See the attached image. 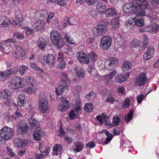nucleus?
<instances>
[{"label": "nucleus", "mask_w": 159, "mask_h": 159, "mask_svg": "<svg viewBox=\"0 0 159 159\" xmlns=\"http://www.w3.org/2000/svg\"><path fill=\"white\" fill-rule=\"evenodd\" d=\"M29 125L32 127H39V124L38 121L33 117H30L28 120Z\"/></svg>", "instance_id": "bb28decb"}, {"label": "nucleus", "mask_w": 159, "mask_h": 159, "mask_svg": "<svg viewBox=\"0 0 159 159\" xmlns=\"http://www.w3.org/2000/svg\"><path fill=\"white\" fill-rule=\"evenodd\" d=\"M25 80L29 86H33L36 85L35 81L33 77L30 76L27 77L25 79Z\"/></svg>", "instance_id": "473e14b6"}, {"label": "nucleus", "mask_w": 159, "mask_h": 159, "mask_svg": "<svg viewBox=\"0 0 159 159\" xmlns=\"http://www.w3.org/2000/svg\"><path fill=\"white\" fill-rule=\"evenodd\" d=\"M92 31L93 36L96 37L101 36L106 32L104 29L98 25L93 27L92 29Z\"/></svg>", "instance_id": "9b49d317"}, {"label": "nucleus", "mask_w": 159, "mask_h": 159, "mask_svg": "<svg viewBox=\"0 0 159 159\" xmlns=\"http://www.w3.org/2000/svg\"><path fill=\"white\" fill-rule=\"evenodd\" d=\"M148 31L152 33H156L157 31V27L155 23H153L151 26H147Z\"/></svg>", "instance_id": "4c0bfd02"}, {"label": "nucleus", "mask_w": 159, "mask_h": 159, "mask_svg": "<svg viewBox=\"0 0 159 159\" xmlns=\"http://www.w3.org/2000/svg\"><path fill=\"white\" fill-rule=\"evenodd\" d=\"M10 23V21L7 17L0 16V28L8 27Z\"/></svg>", "instance_id": "4468645a"}, {"label": "nucleus", "mask_w": 159, "mask_h": 159, "mask_svg": "<svg viewBox=\"0 0 159 159\" xmlns=\"http://www.w3.org/2000/svg\"><path fill=\"white\" fill-rule=\"evenodd\" d=\"M74 69L76 75L80 78H83L85 76V73L83 70L80 67H78L77 65H75Z\"/></svg>", "instance_id": "a211bd4d"}, {"label": "nucleus", "mask_w": 159, "mask_h": 159, "mask_svg": "<svg viewBox=\"0 0 159 159\" xmlns=\"http://www.w3.org/2000/svg\"><path fill=\"white\" fill-rule=\"evenodd\" d=\"M111 38L108 36H105L102 38L100 46L102 49L107 50L111 46Z\"/></svg>", "instance_id": "0eeeda50"}, {"label": "nucleus", "mask_w": 159, "mask_h": 159, "mask_svg": "<svg viewBox=\"0 0 159 159\" xmlns=\"http://www.w3.org/2000/svg\"><path fill=\"white\" fill-rule=\"evenodd\" d=\"M78 113L74 110H72L69 113V117L71 120L74 119L78 117Z\"/></svg>", "instance_id": "de8ad7c7"}, {"label": "nucleus", "mask_w": 159, "mask_h": 159, "mask_svg": "<svg viewBox=\"0 0 159 159\" xmlns=\"http://www.w3.org/2000/svg\"><path fill=\"white\" fill-rule=\"evenodd\" d=\"M55 14L53 12H50L48 14V18L46 19V21L48 24L50 23L49 19L52 18L54 16Z\"/></svg>", "instance_id": "338daca9"}, {"label": "nucleus", "mask_w": 159, "mask_h": 159, "mask_svg": "<svg viewBox=\"0 0 159 159\" xmlns=\"http://www.w3.org/2000/svg\"><path fill=\"white\" fill-rule=\"evenodd\" d=\"M22 19L23 17L22 15L21 14H19L16 16L15 20L12 22V24L13 25L20 26L21 25Z\"/></svg>", "instance_id": "c85d7f7f"}, {"label": "nucleus", "mask_w": 159, "mask_h": 159, "mask_svg": "<svg viewBox=\"0 0 159 159\" xmlns=\"http://www.w3.org/2000/svg\"><path fill=\"white\" fill-rule=\"evenodd\" d=\"M26 103L25 97L24 94H21L19 95L17 100V104L20 107H22Z\"/></svg>", "instance_id": "393cba45"}, {"label": "nucleus", "mask_w": 159, "mask_h": 159, "mask_svg": "<svg viewBox=\"0 0 159 159\" xmlns=\"http://www.w3.org/2000/svg\"><path fill=\"white\" fill-rule=\"evenodd\" d=\"M39 108L43 113H45L49 108L48 101L44 98H42L41 97L39 100Z\"/></svg>", "instance_id": "423d86ee"}, {"label": "nucleus", "mask_w": 159, "mask_h": 159, "mask_svg": "<svg viewBox=\"0 0 159 159\" xmlns=\"http://www.w3.org/2000/svg\"><path fill=\"white\" fill-rule=\"evenodd\" d=\"M147 79L146 74L144 73L141 72L135 79V84L136 86H139L143 85L147 81Z\"/></svg>", "instance_id": "1a4fd4ad"}, {"label": "nucleus", "mask_w": 159, "mask_h": 159, "mask_svg": "<svg viewBox=\"0 0 159 159\" xmlns=\"http://www.w3.org/2000/svg\"><path fill=\"white\" fill-rule=\"evenodd\" d=\"M131 19V20H128V22L126 23L125 25L127 28L129 27V28H132L134 24L135 21H134L132 20Z\"/></svg>", "instance_id": "603ef678"}, {"label": "nucleus", "mask_w": 159, "mask_h": 159, "mask_svg": "<svg viewBox=\"0 0 159 159\" xmlns=\"http://www.w3.org/2000/svg\"><path fill=\"white\" fill-rule=\"evenodd\" d=\"M78 59L81 63L88 64L89 60L87 55L83 52H79Z\"/></svg>", "instance_id": "ddd939ff"}, {"label": "nucleus", "mask_w": 159, "mask_h": 159, "mask_svg": "<svg viewBox=\"0 0 159 159\" xmlns=\"http://www.w3.org/2000/svg\"><path fill=\"white\" fill-rule=\"evenodd\" d=\"M133 114V111L131 110L126 115L125 117V121L128 123L132 119Z\"/></svg>", "instance_id": "a19ab883"}, {"label": "nucleus", "mask_w": 159, "mask_h": 159, "mask_svg": "<svg viewBox=\"0 0 159 159\" xmlns=\"http://www.w3.org/2000/svg\"><path fill=\"white\" fill-rule=\"evenodd\" d=\"M13 37L16 36V38L19 39H22L24 38V35L19 32L14 33L13 34Z\"/></svg>", "instance_id": "6e6d98bb"}, {"label": "nucleus", "mask_w": 159, "mask_h": 159, "mask_svg": "<svg viewBox=\"0 0 159 159\" xmlns=\"http://www.w3.org/2000/svg\"><path fill=\"white\" fill-rule=\"evenodd\" d=\"M8 90H5L1 92V97L3 98H7L10 95Z\"/></svg>", "instance_id": "a18cd8bd"}, {"label": "nucleus", "mask_w": 159, "mask_h": 159, "mask_svg": "<svg viewBox=\"0 0 159 159\" xmlns=\"http://www.w3.org/2000/svg\"><path fill=\"white\" fill-rule=\"evenodd\" d=\"M89 58L92 61L95 62L97 60L98 57L97 54L93 51L91 52L89 54Z\"/></svg>", "instance_id": "37998d69"}, {"label": "nucleus", "mask_w": 159, "mask_h": 159, "mask_svg": "<svg viewBox=\"0 0 159 159\" xmlns=\"http://www.w3.org/2000/svg\"><path fill=\"white\" fill-rule=\"evenodd\" d=\"M14 51L15 52L12 53V55L16 58H21L25 55L24 50L21 47L16 46L15 48Z\"/></svg>", "instance_id": "f8f14e48"}, {"label": "nucleus", "mask_w": 159, "mask_h": 159, "mask_svg": "<svg viewBox=\"0 0 159 159\" xmlns=\"http://www.w3.org/2000/svg\"><path fill=\"white\" fill-rule=\"evenodd\" d=\"M154 53V49L153 48L152 46L148 47L147 48V51L143 55L144 59L145 60L150 59L153 56Z\"/></svg>", "instance_id": "2eb2a0df"}, {"label": "nucleus", "mask_w": 159, "mask_h": 159, "mask_svg": "<svg viewBox=\"0 0 159 159\" xmlns=\"http://www.w3.org/2000/svg\"><path fill=\"white\" fill-rule=\"evenodd\" d=\"M39 48L42 50H44L46 48V43L43 38H40L37 41Z\"/></svg>", "instance_id": "c9c22d12"}, {"label": "nucleus", "mask_w": 159, "mask_h": 159, "mask_svg": "<svg viewBox=\"0 0 159 159\" xmlns=\"http://www.w3.org/2000/svg\"><path fill=\"white\" fill-rule=\"evenodd\" d=\"M11 70L12 74H15L18 71L19 68L17 66H15L13 68L9 69Z\"/></svg>", "instance_id": "0e129e2a"}, {"label": "nucleus", "mask_w": 159, "mask_h": 159, "mask_svg": "<svg viewBox=\"0 0 159 159\" xmlns=\"http://www.w3.org/2000/svg\"><path fill=\"white\" fill-rule=\"evenodd\" d=\"M66 84H61V83L58 84V87L56 89V92L57 95L62 94L64 91L67 88Z\"/></svg>", "instance_id": "6ab92c4d"}, {"label": "nucleus", "mask_w": 159, "mask_h": 159, "mask_svg": "<svg viewBox=\"0 0 159 159\" xmlns=\"http://www.w3.org/2000/svg\"><path fill=\"white\" fill-rule=\"evenodd\" d=\"M117 91L118 93L123 94L125 92V89L122 86H119L117 89Z\"/></svg>", "instance_id": "774afa93"}, {"label": "nucleus", "mask_w": 159, "mask_h": 159, "mask_svg": "<svg viewBox=\"0 0 159 159\" xmlns=\"http://www.w3.org/2000/svg\"><path fill=\"white\" fill-rule=\"evenodd\" d=\"M11 70L9 69L4 71H0V76L7 78L10 77L12 75Z\"/></svg>", "instance_id": "79ce46f5"}, {"label": "nucleus", "mask_w": 159, "mask_h": 159, "mask_svg": "<svg viewBox=\"0 0 159 159\" xmlns=\"http://www.w3.org/2000/svg\"><path fill=\"white\" fill-rule=\"evenodd\" d=\"M106 101L107 102L113 104L115 101V99L112 95H110L106 99Z\"/></svg>", "instance_id": "13d9d810"}, {"label": "nucleus", "mask_w": 159, "mask_h": 159, "mask_svg": "<svg viewBox=\"0 0 159 159\" xmlns=\"http://www.w3.org/2000/svg\"><path fill=\"white\" fill-rule=\"evenodd\" d=\"M130 101L129 98H127L124 100L122 104V107L124 108H127L130 105Z\"/></svg>", "instance_id": "09e8293b"}, {"label": "nucleus", "mask_w": 159, "mask_h": 159, "mask_svg": "<svg viewBox=\"0 0 159 159\" xmlns=\"http://www.w3.org/2000/svg\"><path fill=\"white\" fill-rule=\"evenodd\" d=\"M56 61V59L52 55L49 54L46 57V63L48 64L49 66L51 67L54 66Z\"/></svg>", "instance_id": "f3484780"}, {"label": "nucleus", "mask_w": 159, "mask_h": 159, "mask_svg": "<svg viewBox=\"0 0 159 159\" xmlns=\"http://www.w3.org/2000/svg\"><path fill=\"white\" fill-rule=\"evenodd\" d=\"M139 43L138 40L137 39H134L131 41V46L133 48H136L139 46Z\"/></svg>", "instance_id": "3c124183"}, {"label": "nucleus", "mask_w": 159, "mask_h": 159, "mask_svg": "<svg viewBox=\"0 0 159 159\" xmlns=\"http://www.w3.org/2000/svg\"><path fill=\"white\" fill-rule=\"evenodd\" d=\"M119 21L118 17H114L111 20V25L114 29L117 28L119 26Z\"/></svg>", "instance_id": "c756f323"}, {"label": "nucleus", "mask_w": 159, "mask_h": 159, "mask_svg": "<svg viewBox=\"0 0 159 159\" xmlns=\"http://www.w3.org/2000/svg\"><path fill=\"white\" fill-rule=\"evenodd\" d=\"M68 79V76L66 74H63L61 76V80L62 84H66V81Z\"/></svg>", "instance_id": "864d4df0"}, {"label": "nucleus", "mask_w": 159, "mask_h": 159, "mask_svg": "<svg viewBox=\"0 0 159 159\" xmlns=\"http://www.w3.org/2000/svg\"><path fill=\"white\" fill-rule=\"evenodd\" d=\"M143 44L142 48L144 49L146 48L148 46V40L147 36L145 34H144L143 35Z\"/></svg>", "instance_id": "8fccbe9b"}, {"label": "nucleus", "mask_w": 159, "mask_h": 159, "mask_svg": "<svg viewBox=\"0 0 159 159\" xmlns=\"http://www.w3.org/2000/svg\"><path fill=\"white\" fill-rule=\"evenodd\" d=\"M46 58L45 56L41 55L39 56V61L43 64L46 63Z\"/></svg>", "instance_id": "bf43d9fd"}, {"label": "nucleus", "mask_w": 159, "mask_h": 159, "mask_svg": "<svg viewBox=\"0 0 159 159\" xmlns=\"http://www.w3.org/2000/svg\"><path fill=\"white\" fill-rule=\"evenodd\" d=\"M74 108L75 112H76L77 113H78V112L82 110V105H75Z\"/></svg>", "instance_id": "680f3d73"}, {"label": "nucleus", "mask_w": 159, "mask_h": 159, "mask_svg": "<svg viewBox=\"0 0 159 159\" xmlns=\"http://www.w3.org/2000/svg\"><path fill=\"white\" fill-rule=\"evenodd\" d=\"M13 134V129L7 126H5L0 130V136L5 141L11 139Z\"/></svg>", "instance_id": "20e7f679"}, {"label": "nucleus", "mask_w": 159, "mask_h": 159, "mask_svg": "<svg viewBox=\"0 0 159 159\" xmlns=\"http://www.w3.org/2000/svg\"><path fill=\"white\" fill-rule=\"evenodd\" d=\"M113 136V135L112 134H110L109 135H108L107 136V138H106V140L104 143V144H107L108 143H109L112 139Z\"/></svg>", "instance_id": "e2e57ef3"}, {"label": "nucleus", "mask_w": 159, "mask_h": 159, "mask_svg": "<svg viewBox=\"0 0 159 159\" xmlns=\"http://www.w3.org/2000/svg\"><path fill=\"white\" fill-rule=\"evenodd\" d=\"M132 20L135 21V25L139 27H142L144 25V21L143 19H137L135 17H134Z\"/></svg>", "instance_id": "f704fd0d"}, {"label": "nucleus", "mask_w": 159, "mask_h": 159, "mask_svg": "<svg viewBox=\"0 0 159 159\" xmlns=\"http://www.w3.org/2000/svg\"><path fill=\"white\" fill-rule=\"evenodd\" d=\"M61 102L59 103L58 107V110L60 111H66L70 107L69 102L64 97L61 98Z\"/></svg>", "instance_id": "9d476101"}, {"label": "nucleus", "mask_w": 159, "mask_h": 159, "mask_svg": "<svg viewBox=\"0 0 159 159\" xmlns=\"http://www.w3.org/2000/svg\"><path fill=\"white\" fill-rule=\"evenodd\" d=\"M120 121V119L118 116L117 115H115L113 118V125L114 126H117L119 125Z\"/></svg>", "instance_id": "49530a36"}, {"label": "nucleus", "mask_w": 159, "mask_h": 159, "mask_svg": "<svg viewBox=\"0 0 159 159\" xmlns=\"http://www.w3.org/2000/svg\"><path fill=\"white\" fill-rule=\"evenodd\" d=\"M66 65V62L63 61H62L60 62V63L59 64L58 66L59 69L61 70L64 68Z\"/></svg>", "instance_id": "69168bd1"}, {"label": "nucleus", "mask_w": 159, "mask_h": 159, "mask_svg": "<svg viewBox=\"0 0 159 159\" xmlns=\"http://www.w3.org/2000/svg\"><path fill=\"white\" fill-rule=\"evenodd\" d=\"M102 118L103 121H105L106 123V125H111V123L108 124V120L109 118V117L108 116L105 115L104 114H102Z\"/></svg>", "instance_id": "5fc2aeb1"}, {"label": "nucleus", "mask_w": 159, "mask_h": 159, "mask_svg": "<svg viewBox=\"0 0 159 159\" xmlns=\"http://www.w3.org/2000/svg\"><path fill=\"white\" fill-rule=\"evenodd\" d=\"M130 75L129 72H127L124 75H118L115 78V81L118 83H121L126 80Z\"/></svg>", "instance_id": "dca6fc26"}, {"label": "nucleus", "mask_w": 159, "mask_h": 159, "mask_svg": "<svg viewBox=\"0 0 159 159\" xmlns=\"http://www.w3.org/2000/svg\"><path fill=\"white\" fill-rule=\"evenodd\" d=\"M118 60L114 57H109L106 60L104 66L106 69L111 70L114 69L118 64Z\"/></svg>", "instance_id": "39448f33"}, {"label": "nucleus", "mask_w": 159, "mask_h": 159, "mask_svg": "<svg viewBox=\"0 0 159 159\" xmlns=\"http://www.w3.org/2000/svg\"><path fill=\"white\" fill-rule=\"evenodd\" d=\"M64 38L66 42L70 44H74L73 42V39L71 38L70 35L68 33H66L64 34Z\"/></svg>", "instance_id": "ea45409f"}, {"label": "nucleus", "mask_w": 159, "mask_h": 159, "mask_svg": "<svg viewBox=\"0 0 159 159\" xmlns=\"http://www.w3.org/2000/svg\"><path fill=\"white\" fill-rule=\"evenodd\" d=\"M28 67L27 66H21L20 69V74L22 75H23L25 73V71L27 70Z\"/></svg>", "instance_id": "052dcab7"}, {"label": "nucleus", "mask_w": 159, "mask_h": 159, "mask_svg": "<svg viewBox=\"0 0 159 159\" xmlns=\"http://www.w3.org/2000/svg\"><path fill=\"white\" fill-rule=\"evenodd\" d=\"M29 86V87L28 88L24 89L23 90L24 92L30 94H32L35 93L36 90V86Z\"/></svg>", "instance_id": "7c9ffc66"}, {"label": "nucleus", "mask_w": 159, "mask_h": 159, "mask_svg": "<svg viewBox=\"0 0 159 159\" xmlns=\"http://www.w3.org/2000/svg\"><path fill=\"white\" fill-rule=\"evenodd\" d=\"M44 22L43 20H38L36 21L33 25L34 27L36 30H42L44 28Z\"/></svg>", "instance_id": "5701e85b"}, {"label": "nucleus", "mask_w": 159, "mask_h": 159, "mask_svg": "<svg viewBox=\"0 0 159 159\" xmlns=\"http://www.w3.org/2000/svg\"><path fill=\"white\" fill-rule=\"evenodd\" d=\"M107 17H113L117 14L116 10L113 8H108L105 12Z\"/></svg>", "instance_id": "4be33fe9"}, {"label": "nucleus", "mask_w": 159, "mask_h": 159, "mask_svg": "<svg viewBox=\"0 0 159 159\" xmlns=\"http://www.w3.org/2000/svg\"><path fill=\"white\" fill-rule=\"evenodd\" d=\"M84 144L81 142H76L74 143L72 145L73 150L77 152L81 151L83 148Z\"/></svg>", "instance_id": "aec40b11"}, {"label": "nucleus", "mask_w": 159, "mask_h": 159, "mask_svg": "<svg viewBox=\"0 0 159 159\" xmlns=\"http://www.w3.org/2000/svg\"><path fill=\"white\" fill-rule=\"evenodd\" d=\"M116 74V71L114 70L111 71L110 74L105 75L101 77L102 80H106L107 81L111 80Z\"/></svg>", "instance_id": "a878e982"}, {"label": "nucleus", "mask_w": 159, "mask_h": 159, "mask_svg": "<svg viewBox=\"0 0 159 159\" xmlns=\"http://www.w3.org/2000/svg\"><path fill=\"white\" fill-rule=\"evenodd\" d=\"M63 149L62 145L60 144H57L53 148V152L55 155H58L57 151L59 152H61Z\"/></svg>", "instance_id": "72a5a7b5"}, {"label": "nucleus", "mask_w": 159, "mask_h": 159, "mask_svg": "<svg viewBox=\"0 0 159 159\" xmlns=\"http://www.w3.org/2000/svg\"><path fill=\"white\" fill-rule=\"evenodd\" d=\"M25 85L24 79L18 76H16L12 78L8 85V86L12 89H17L24 87Z\"/></svg>", "instance_id": "7ed1b4c3"}, {"label": "nucleus", "mask_w": 159, "mask_h": 159, "mask_svg": "<svg viewBox=\"0 0 159 159\" xmlns=\"http://www.w3.org/2000/svg\"><path fill=\"white\" fill-rule=\"evenodd\" d=\"M17 130L19 133L23 134L27 133L29 128V126L25 120H20L17 125Z\"/></svg>", "instance_id": "6e6552de"}, {"label": "nucleus", "mask_w": 159, "mask_h": 159, "mask_svg": "<svg viewBox=\"0 0 159 159\" xmlns=\"http://www.w3.org/2000/svg\"><path fill=\"white\" fill-rule=\"evenodd\" d=\"M96 95L95 93L92 91L85 96V98L89 101L91 102L95 99Z\"/></svg>", "instance_id": "e433bc0d"}, {"label": "nucleus", "mask_w": 159, "mask_h": 159, "mask_svg": "<svg viewBox=\"0 0 159 159\" xmlns=\"http://www.w3.org/2000/svg\"><path fill=\"white\" fill-rule=\"evenodd\" d=\"M84 110L88 112H91L93 109V105L91 103L86 104L84 108Z\"/></svg>", "instance_id": "c03bdc74"}, {"label": "nucleus", "mask_w": 159, "mask_h": 159, "mask_svg": "<svg viewBox=\"0 0 159 159\" xmlns=\"http://www.w3.org/2000/svg\"><path fill=\"white\" fill-rule=\"evenodd\" d=\"M42 133L40 128L39 127L36 128L33 134L34 139L37 141L40 140Z\"/></svg>", "instance_id": "412c9836"}, {"label": "nucleus", "mask_w": 159, "mask_h": 159, "mask_svg": "<svg viewBox=\"0 0 159 159\" xmlns=\"http://www.w3.org/2000/svg\"><path fill=\"white\" fill-rule=\"evenodd\" d=\"M50 39L52 43L59 48H62L65 43L61 34L57 30H53L50 34Z\"/></svg>", "instance_id": "f03ea898"}, {"label": "nucleus", "mask_w": 159, "mask_h": 159, "mask_svg": "<svg viewBox=\"0 0 159 159\" xmlns=\"http://www.w3.org/2000/svg\"><path fill=\"white\" fill-rule=\"evenodd\" d=\"M96 7L98 11L100 14L102 15L105 13L106 6L104 4L99 2L97 4Z\"/></svg>", "instance_id": "b1692460"}, {"label": "nucleus", "mask_w": 159, "mask_h": 159, "mask_svg": "<svg viewBox=\"0 0 159 159\" xmlns=\"http://www.w3.org/2000/svg\"><path fill=\"white\" fill-rule=\"evenodd\" d=\"M68 1V0H57V2L59 5L65 6L67 4Z\"/></svg>", "instance_id": "4d7b16f0"}, {"label": "nucleus", "mask_w": 159, "mask_h": 159, "mask_svg": "<svg viewBox=\"0 0 159 159\" xmlns=\"http://www.w3.org/2000/svg\"><path fill=\"white\" fill-rule=\"evenodd\" d=\"M25 140L22 139L15 138L14 140V143L15 146L20 148L25 145Z\"/></svg>", "instance_id": "cd10ccee"}, {"label": "nucleus", "mask_w": 159, "mask_h": 159, "mask_svg": "<svg viewBox=\"0 0 159 159\" xmlns=\"http://www.w3.org/2000/svg\"><path fill=\"white\" fill-rule=\"evenodd\" d=\"M121 67L124 71H128L131 69V64L128 61H125L122 64Z\"/></svg>", "instance_id": "2f4dec72"}, {"label": "nucleus", "mask_w": 159, "mask_h": 159, "mask_svg": "<svg viewBox=\"0 0 159 159\" xmlns=\"http://www.w3.org/2000/svg\"><path fill=\"white\" fill-rule=\"evenodd\" d=\"M109 21L107 20H103L98 23V25L101 26V28H103L107 31V26L109 24Z\"/></svg>", "instance_id": "58836bf2"}, {"label": "nucleus", "mask_w": 159, "mask_h": 159, "mask_svg": "<svg viewBox=\"0 0 159 159\" xmlns=\"http://www.w3.org/2000/svg\"><path fill=\"white\" fill-rule=\"evenodd\" d=\"M148 7V3L146 0H133L130 2L125 4L122 8L126 13L132 12L141 16H144Z\"/></svg>", "instance_id": "f257e3e1"}]
</instances>
